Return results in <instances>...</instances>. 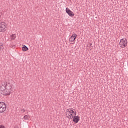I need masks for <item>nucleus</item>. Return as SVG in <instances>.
Here are the masks:
<instances>
[{"label": "nucleus", "mask_w": 128, "mask_h": 128, "mask_svg": "<svg viewBox=\"0 0 128 128\" xmlns=\"http://www.w3.org/2000/svg\"><path fill=\"white\" fill-rule=\"evenodd\" d=\"M16 34H12L10 36V38L12 40H16Z\"/></svg>", "instance_id": "obj_9"}, {"label": "nucleus", "mask_w": 128, "mask_h": 128, "mask_svg": "<svg viewBox=\"0 0 128 128\" xmlns=\"http://www.w3.org/2000/svg\"><path fill=\"white\" fill-rule=\"evenodd\" d=\"M66 116L70 120H72L74 116H76V110L72 108L67 109L66 110Z\"/></svg>", "instance_id": "obj_2"}, {"label": "nucleus", "mask_w": 128, "mask_h": 128, "mask_svg": "<svg viewBox=\"0 0 128 128\" xmlns=\"http://www.w3.org/2000/svg\"><path fill=\"white\" fill-rule=\"evenodd\" d=\"M22 50L23 52H28V48L24 45V46L22 47Z\"/></svg>", "instance_id": "obj_10"}, {"label": "nucleus", "mask_w": 128, "mask_h": 128, "mask_svg": "<svg viewBox=\"0 0 128 128\" xmlns=\"http://www.w3.org/2000/svg\"><path fill=\"white\" fill-rule=\"evenodd\" d=\"M0 128H4V126L3 125H0Z\"/></svg>", "instance_id": "obj_13"}, {"label": "nucleus", "mask_w": 128, "mask_h": 128, "mask_svg": "<svg viewBox=\"0 0 128 128\" xmlns=\"http://www.w3.org/2000/svg\"><path fill=\"white\" fill-rule=\"evenodd\" d=\"M76 36H78L76 34H74L69 39V42H72V44H74L76 42Z\"/></svg>", "instance_id": "obj_6"}, {"label": "nucleus", "mask_w": 128, "mask_h": 128, "mask_svg": "<svg viewBox=\"0 0 128 128\" xmlns=\"http://www.w3.org/2000/svg\"><path fill=\"white\" fill-rule=\"evenodd\" d=\"M119 46L122 48H124L128 46V40L126 38H122L120 40Z\"/></svg>", "instance_id": "obj_3"}, {"label": "nucleus", "mask_w": 128, "mask_h": 128, "mask_svg": "<svg viewBox=\"0 0 128 128\" xmlns=\"http://www.w3.org/2000/svg\"><path fill=\"white\" fill-rule=\"evenodd\" d=\"M90 46H92V44H90Z\"/></svg>", "instance_id": "obj_15"}, {"label": "nucleus", "mask_w": 128, "mask_h": 128, "mask_svg": "<svg viewBox=\"0 0 128 128\" xmlns=\"http://www.w3.org/2000/svg\"><path fill=\"white\" fill-rule=\"evenodd\" d=\"M6 110V106L4 102H0V113L4 112Z\"/></svg>", "instance_id": "obj_5"}, {"label": "nucleus", "mask_w": 128, "mask_h": 128, "mask_svg": "<svg viewBox=\"0 0 128 128\" xmlns=\"http://www.w3.org/2000/svg\"><path fill=\"white\" fill-rule=\"evenodd\" d=\"M21 112H26V110H24V109L22 110Z\"/></svg>", "instance_id": "obj_14"}, {"label": "nucleus", "mask_w": 128, "mask_h": 128, "mask_svg": "<svg viewBox=\"0 0 128 128\" xmlns=\"http://www.w3.org/2000/svg\"><path fill=\"white\" fill-rule=\"evenodd\" d=\"M12 86L10 82L6 81H2L0 85V94L4 96H8L10 94Z\"/></svg>", "instance_id": "obj_1"}, {"label": "nucleus", "mask_w": 128, "mask_h": 128, "mask_svg": "<svg viewBox=\"0 0 128 128\" xmlns=\"http://www.w3.org/2000/svg\"><path fill=\"white\" fill-rule=\"evenodd\" d=\"M8 24L4 22H1L0 23V32H4L6 30Z\"/></svg>", "instance_id": "obj_4"}, {"label": "nucleus", "mask_w": 128, "mask_h": 128, "mask_svg": "<svg viewBox=\"0 0 128 128\" xmlns=\"http://www.w3.org/2000/svg\"><path fill=\"white\" fill-rule=\"evenodd\" d=\"M66 14H68L69 16L72 17V16H74V12H72V10H70V8H66Z\"/></svg>", "instance_id": "obj_7"}, {"label": "nucleus", "mask_w": 128, "mask_h": 128, "mask_svg": "<svg viewBox=\"0 0 128 128\" xmlns=\"http://www.w3.org/2000/svg\"><path fill=\"white\" fill-rule=\"evenodd\" d=\"M30 116L28 115H25L24 116V120H30Z\"/></svg>", "instance_id": "obj_11"}, {"label": "nucleus", "mask_w": 128, "mask_h": 128, "mask_svg": "<svg viewBox=\"0 0 128 128\" xmlns=\"http://www.w3.org/2000/svg\"><path fill=\"white\" fill-rule=\"evenodd\" d=\"M72 118H73V122H75V124H78V122H80V116H73Z\"/></svg>", "instance_id": "obj_8"}, {"label": "nucleus", "mask_w": 128, "mask_h": 128, "mask_svg": "<svg viewBox=\"0 0 128 128\" xmlns=\"http://www.w3.org/2000/svg\"><path fill=\"white\" fill-rule=\"evenodd\" d=\"M4 48V44L0 42V50H2Z\"/></svg>", "instance_id": "obj_12"}]
</instances>
